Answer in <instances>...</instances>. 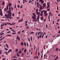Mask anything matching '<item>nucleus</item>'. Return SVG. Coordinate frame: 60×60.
I'll return each instance as SVG.
<instances>
[{
  "label": "nucleus",
  "mask_w": 60,
  "mask_h": 60,
  "mask_svg": "<svg viewBox=\"0 0 60 60\" xmlns=\"http://www.w3.org/2000/svg\"><path fill=\"white\" fill-rule=\"evenodd\" d=\"M21 45H24V44H23V42H22L21 43Z\"/></svg>",
  "instance_id": "17"
},
{
  "label": "nucleus",
  "mask_w": 60,
  "mask_h": 60,
  "mask_svg": "<svg viewBox=\"0 0 60 60\" xmlns=\"http://www.w3.org/2000/svg\"><path fill=\"white\" fill-rule=\"evenodd\" d=\"M49 4H50V3L49 2H47V9L49 7L50 5H49Z\"/></svg>",
  "instance_id": "3"
},
{
  "label": "nucleus",
  "mask_w": 60,
  "mask_h": 60,
  "mask_svg": "<svg viewBox=\"0 0 60 60\" xmlns=\"http://www.w3.org/2000/svg\"><path fill=\"white\" fill-rule=\"evenodd\" d=\"M18 34H20V31H19L18 32Z\"/></svg>",
  "instance_id": "34"
},
{
  "label": "nucleus",
  "mask_w": 60,
  "mask_h": 60,
  "mask_svg": "<svg viewBox=\"0 0 60 60\" xmlns=\"http://www.w3.org/2000/svg\"><path fill=\"white\" fill-rule=\"evenodd\" d=\"M26 49L25 50H24V53H25V52H26Z\"/></svg>",
  "instance_id": "37"
},
{
  "label": "nucleus",
  "mask_w": 60,
  "mask_h": 60,
  "mask_svg": "<svg viewBox=\"0 0 60 60\" xmlns=\"http://www.w3.org/2000/svg\"><path fill=\"white\" fill-rule=\"evenodd\" d=\"M58 58V56H57L56 57L55 59H54V60H56Z\"/></svg>",
  "instance_id": "13"
},
{
  "label": "nucleus",
  "mask_w": 60,
  "mask_h": 60,
  "mask_svg": "<svg viewBox=\"0 0 60 60\" xmlns=\"http://www.w3.org/2000/svg\"><path fill=\"white\" fill-rule=\"evenodd\" d=\"M29 3L30 4V2L32 3V1L31 0H30L29 1Z\"/></svg>",
  "instance_id": "46"
},
{
  "label": "nucleus",
  "mask_w": 60,
  "mask_h": 60,
  "mask_svg": "<svg viewBox=\"0 0 60 60\" xmlns=\"http://www.w3.org/2000/svg\"><path fill=\"white\" fill-rule=\"evenodd\" d=\"M12 24H13L12 25H14L15 24V23H13Z\"/></svg>",
  "instance_id": "50"
},
{
  "label": "nucleus",
  "mask_w": 60,
  "mask_h": 60,
  "mask_svg": "<svg viewBox=\"0 0 60 60\" xmlns=\"http://www.w3.org/2000/svg\"><path fill=\"white\" fill-rule=\"evenodd\" d=\"M6 36H11V34H8Z\"/></svg>",
  "instance_id": "18"
},
{
  "label": "nucleus",
  "mask_w": 60,
  "mask_h": 60,
  "mask_svg": "<svg viewBox=\"0 0 60 60\" xmlns=\"http://www.w3.org/2000/svg\"><path fill=\"white\" fill-rule=\"evenodd\" d=\"M48 37V35H47V36H45L46 38H47V37Z\"/></svg>",
  "instance_id": "63"
},
{
  "label": "nucleus",
  "mask_w": 60,
  "mask_h": 60,
  "mask_svg": "<svg viewBox=\"0 0 60 60\" xmlns=\"http://www.w3.org/2000/svg\"><path fill=\"white\" fill-rule=\"evenodd\" d=\"M37 48L36 49V51L35 52V55H37Z\"/></svg>",
  "instance_id": "8"
},
{
  "label": "nucleus",
  "mask_w": 60,
  "mask_h": 60,
  "mask_svg": "<svg viewBox=\"0 0 60 60\" xmlns=\"http://www.w3.org/2000/svg\"><path fill=\"white\" fill-rule=\"evenodd\" d=\"M40 15H38V17H37V20H38V21L39 20V16Z\"/></svg>",
  "instance_id": "7"
},
{
  "label": "nucleus",
  "mask_w": 60,
  "mask_h": 60,
  "mask_svg": "<svg viewBox=\"0 0 60 60\" xmlns=\"http://www.w3.org/2000/svg\"><path fill=\"white\" fill-rule=\"evenodd\" d=\"M8 15H7L6 14H5V16L6 17H8L10 19H12V17H11V12L10 13H8Z\"/></svg>",
  "instance_id": "1"
},
{
  "label": "nucleus",
  "mask_w": 60,
  "mask_h": 60,
  "mask_svg": "<svg viewBox=\"0 0 60 60\" xmlns=\"http://www.w3.org/2000/svg\"><path fill=\"white\" fill-rule=\"evenodd\" d=\"M46 28H48V26L47 25V24H46Z\"/></svg>",
  "instance_id": "38"
},
{
  "label": "nucleus",
  "mask_w": 60,
  "mask_h": 60,
  "mask_svg": "<svg viewBox=\"0 0 60 60\" xmlns=\"http://www.w3.org/2000/svg\"><path fill=\"white\" fill-rule=\"evenodd\" d=\"M5 54H6V55H8V53H7V52H5Z\"/></svg>",
  "instance_id": "32"
},
{
  "label": "nucleus",
  "mask_w": 60,
  "mask_h": 60,
  "mask_svg": "<svg viewBox=\"0 0 60 60\" xmlns=\"http://www.w3.org/2000/svg\"><path fill=\"white\" fill-rule=\"evenodd\" d=\"M57 10H58V7L57 6Z\"/></svg>",
  "instance_id": "57"
},
{
  "label": "nucleus",
  "mask_w": 60,
  "mask_h": 60,
  "mask_svg": "<svg viewBox=\"0 0 60 60\" xmlns=\"http://www.w3.org/2000/svg\"><path fill=\"white\" fill-rule=\"evenodd\" d=\"M44 10H42L41 11V13H42L43 12H44Z\"/></svg>",
  "instance_id": "25"
},
{
  "label": "nucleus",
  "mask_w": 60,
  "mask_h": 60,
  "mask_svg": "<svg viewBox=\"0 0 60 60\" xmlns=\"http://www.w3.org/2000/svg\"><path fill=\"white\" fill-rule=\"evenodd\" d=\"M43 15V13H42L40 15V16H42Z\"/></svg>",
  "instance_id": "28"
},
{
  "label": "nucleus",
  "mask_w": 60,
  "mask_h": 60,
  "mask_svg": "<svg viewBox=\"0 0 60 60\" xmlns=\"http://www.w3.org/2000/svg\"><path fill=\"white\" fill-rule=\"evenodd\" d=\"M42 36V34H41L40 35V37L41 38V36Z\"/></svg>",
  "instance_id": "54"
},
{
  "label": "nucleus",
  "mask_w": 60,
  "mask_h": 60,
  "mask_svg": "<svg viewBox=\"0 0 60 60\" xmlns=\"http://www.w3.org/2000/svg\"><path fill=\"white\" fill-rule=\"evenodd\" d=\"M4 49L5 50H8V49L7 48H4Z\"/></svg>",
  "instance_id": "27"
},
{
  "label": "nucleus",
  "mask_w": 60,
  "mask_h": 60,
  "mask_svg": "<svg viewBox=\"0 0 60 60\" xmlns=\"http://www.w3.org/2000/svg\"><path fill=\"white\" fill-rule=\"evenodd\" d=\"M11 5H12V4L11 3H9L8 4V6H9V7L11 6Z\"/></svg>",
  "instance_id": "11"
},
{
  "label": "nucleus",
  "mask_w": 60,
  "mask_h": 60,
  "mask_svg": "<svg viewBox=\"0 0 60 60\" xmlns=\"http://www.w3.org/2000/svg\"><path fill=\"white\" fill-rule=\"evenodd\" d=\"M19 38H20L19 37V35H17V39H19Z\"/></svg>",
  "instance_id": "20"
},
{
  "label": "nucleus",
  "mask_w": 60,
  "mask_h": 60,
  "mask_svg": "<svg viewBox=\"0 0 60 60\" xmlns=\"http://www.w3.org/2000/svg\"><path fill=\"white\" fill-rule=\"evenodd\" d=\"M4 2H3V3H2V4L3 5H4Z\"/></svg>",
  "instance_id": "58"
},
{
  "label": "nucleus",
  "mask_w": 60,
  "mask_h": 60,
  "mask_svg": "<svg viewBox=\"0 0 60 60\" xmlns=\"http://www.w3.org/2000/svg\"><path fill=\"white\" fill-rule=\"evenodd\" d=\"M44 49H45V45H44Z\"/></svg>",
  "instance_id": "48"
},
{
  "label": "nucleus",
  "mask_w": 60,
  "mask_h": 60,
  "mask_svg": "<svg viewBox=\"0 0 60 60\" xmlns=\"http://www.w3.org/2000/svg\"><path fill=\"white\" fill-rule=\"evenodd\" d=\"M45 5H46V4H45V3H44L43 4V7L44 8H45Z\"/></svg>",
  "instance_id": "14"
},
{
  "label": "nucleus",
  "mask_w": 60,
  "mask_h": 60,
  "mask_svg": "<svg viewBox=\"0 0 60 60\" xmlns=\"http://www.w3.org/2000/svg\"><path fill=\"white\" fill-rule=\"evenodd\" d=\"M47 11H50V9L48 8L47 10Z\"/></svg>",
  "instance_id": "35"
},
{
  "label": "nucleus",
  "mask_w": 60,
  "mask_h": 60,
  "mask_svg": "<svg viewBox=\"0 0 60 60\" xmlns=\"http://www.w3.org/2000/svg\"><path fill=\"white\" fill-rule=\"evenodd\" d=\"M6 23V24H8V25H10V26H12V25H13V23L11 24V23H9L8 22H7Z\"/></svg>",
  "instance_id": "5"
},
{
  "label": "nucleus",
  "mask_w": 60,
  "mask_h": 60,
  "mask_svg": "<svg viewBox=\"0 0 60 60\" xmlns=\"http://www.w3.org/2000/svg\"><path fill=\"white\" fill-rule=\"evenodd\" d=\"M28 41L29 42L30 41V38H28Z\"/></svg>",
  "instance_id": "42"
},
{
  "label": "nucleus",
  "mask_w": 60,
  "mask_h": 60,
  "mask_svg": "<svg viewBox=\"0 0 60 60\" xmlns=\"http://www.w3.org/2000/svg\"><path fill=\"white\" fill-rule=\"evenodd\" d=\"M59 50V49H58V48H56V51H58Z\"/></svg>",
  "instance_id": "23"
},
{
  "label": "nucleus",
  "mask_w": 60,
  "mask_h": 60,
  "mask_svg": "<svg viewBox=\"0 0 60 60\" xmlns=\"http://www.w3.org/2000/svg\"><path fill=\"white\" fill-rule=\"evenodd\" d=\"M6 42H7V41H4V43H6Z\"/></svg>",
  "instance_id": "49"
},
{
  "label": "nucleus",
  "mask_w": 60,
  "mask_h": 60,
  "mask_svg": "<svg viewBox=\"0 0 60 60\" xmlns=\"http://www.w3.org/2000/svg\"><path fill=\"white\" fill-rule=\"evenodd\" d=\"M22 7H23V5H22V6H20V8H22Z\"/></svg>",
  "instance_id": "47"
},
{
  "label": "nucleus",
  "mask_w": 60,
  "mask_h": 60,
  "mask_svg": "<svg viewBox=\"0 0 60 60\" xmlns=\"http://www.w3.org/2000/svg\"><path fill=\"white\" fill-rule=\"evenodd\" d=\"M43 36H44V34H43L42 36V38L43 37Z\"/></svg>",
  "instance_id": "53"
},
{
  "label": "nucleus",
  "mask_w": 60,
  "mask_h": 60,
  "mask_svg": "<svg viewBox=\"0 0 60 60\" xmlns=\"http://www.w3.org/2000/svg\"><path fill=\"white\" fill-rule=\"evenodd\" d=\"M0 15L1 16H2L3 15V12H2V11H1L0 12Z\"/></svg>",
  "instance_id": "10"
},
{
  "label": "nucleus",
  "mask_w": 60,
  "mask_h": 60,
  "mask_svg": "<svg viewBox=\"0 0 60 60\" xmlns=\"http://www.w3.org/2000/svg\"><path fill=\"white\" fill-rule=\"evenodd\" d=\"M33 15H35V13H33Z\"/></svg>",
  "instance_id": "62"
},
{
  "label": "nucleus",
  "mask_w": 60,
  "mask_h": 60,
  "mask_svg": "<svg viewBox=\"0 0 60 60\" xmlns=\"http://www.w3.org/2000/svg\"><path fill=\"white\" fill-rule=\"evenodd\" d=\"M11 10H10L9 11H7L6 12H8V13H10V12H11Z\"/></svg>",
  "instance_id": "16"
},
{
  "label": "nucleus",
  "mask_w": 60,
  "mask_h": 60,
  "mask_svg": "<svg viewBox=\"0 0 60 60\" xmlns=\"http://www.w3.org/2000/svg\"><path fill=\"white\" fill-rule=\"evenodd\" d=\"M37 6L39 5V3L38 2L37 3Z\"/></svg>",
  "instance_id": "33"
},
{
  "label": "nucleus",
  "mask_w": 60,
  "mask_h": 60,
  "mask_svg": "<svg viewBox=\"0 0 60 60\" xmlns=\"http://www.w3.org/2000/svg\"><path fill=\"white\" fill-rule=\"evenodd\" d=\"M30 39L31 41H32V36L31 37Z\"/></svg>",
  "instance_id": "40"
},
{
  "label": "nucleus",
  "mask_w": 60,
  "mask_h": 60,
  "mask_svg": "<svg viewBox=\"0 0 60 60\" xmlns=\"http://www.w3.org/2000/svg\"><path fill=\"white\" fill-rule=\"evenodd\" d=\"M48 15V14L47 13H46L45 14V17H46Z\"/></svg>",
  "instance_id": "30"
},
{
  "label": "nucleus",
  "mask_w": 60,
  "mask_h": 60,
  "mask_svg": "<svg viewBox=\"0 0 60 60\" xmlns=\"http://www.w3.org/2000/svg\"><path fill=\"white\" fill-rule=\"evenodd\" d=\"M6 45L7 48L8 49H9V46H8V45L7 44H6Z\"/></svg>",
  "instance_id": "19"
},
{
  "label": "nucleus",
  "mask_w": 60,
  "mask_h": 60,
  "mask_svg": "<svg viewBox=\"0 0 60 60\" xmlns=\"http://www.w3.org/2000/svg\"><path fill=\"white\" fill-rule=\"evenodd\" d=\"M36 14H37V15H39V16H40V12H36Z\"/></svg>",
  "instance_id": "6"
},
{
  "label": "nucleus",
  "mask_w": 60,
  "mask_h": 60,
  "mask_svg": "<svg viewBox=\"0 0 60 60\" xmlns=\"http://www.w3.org/2000/svg\"><path fill=\"white\" fill-rule=\"evenodd\" d=\"M18 60L17 59H14V60Z\"/></svg>",
  "instance_id": "64"
},
{
  "label": "nucleus",
  "mask_w": 60,
  "mask_h": 60,
  "mask_svg": "<svg viewBox=\"0 0 60 60\" xmlns=\"http://www.w3.org/2000/svg\"><path fill=\"white\" fill-rule=\"evenodd\" d=\"M8 10V5H7V7L6 8H5L4 9V10L5 11H7Z\"/></svg>",
  "instance_id": "4"
},
{
  "label": "nucleus",
  "mask_w": 60,
  "mask_h": 60,
  "mask_svg": "<svg viewBox=\"0 0 60 60\" xmlns=\"http://www.w3.org/2000/svg\"><path fill=\"white\" fill-rule=\"evenodd\" d=\"M26 45L27 46H28V44L27 43H26Z\"/></svg>",
  "instance_id": "45"
},
{
  "label": "nucleus",
  "mask_w": 60,
  "mask_h": 60,
  "mask_svg": "<svg viewBox=\"0 0 60 60\" xmlns=\"http://www.w3.org/2000/svg\"><path fill=\"white\" fill-rule=\"evenodd\" d=\"M24 45L25 46H26V42H24Z\"/></svg>",
  "instance_id": "56"
},
{
  "label": "nucleus",
  "mask_w": 60,
  "mask_h": 60,
  "mask_svg": "<svg viewBox=\"0 0 60 60\" xmlns=\"http://www.w3.org/2000/svg\"><path fill=\"white\" fill-rule=\"evenodd\" d=\"M55 3L56 4H57V5H58V4H57V3H56V2H55Z\"/></svg>",
  "instance_id": "61"
},
{
  "label": "nucleus",
  "mask_w": 60,
  "mask_h": 60,
  "mask_svg": "<svg viewBox=\"0 0 60 60\" xmlns=\"http://www.w3.org/2000/svg\"><path fill=\"white\" fill-rule=\"evenodd\" d=\"M9 50L10 52H12V50L11 49H10Z\"/></svg>",
  "instance_id": "41"
},
{
  "label": "nucleus",
  "mask_w": 60,
  "mask_h": 60,
  "mask_svg": "<svg viewBox=\"0 0 60 60\" xmlns=\"http://www.w3.org/2000/svg\"><path fill=\"white\" fill-rule=\"evenodd\" d=\"M23 18H22V20H21L20 21H21V22H22V21H23Z\"/></svg>",
  "instance_id": "43"
},
{
  "label": "nucleus",
  "mask_w": 60,
  "mask_h": 60,
  "mask_svg": "<svg viewBox=\"0 0 60 60\" xmlns=\"http://www.w3.org/2000/svg\"><path fill=\"white\" fill-rule=\"evenodd\" d=\"M40 10H42V9H43V7L42 6H41L40 7Z\"/></svg>",
  "instance_id": "12"
},
{
  "label": "nucleus",
  "mask_w": 60,
  "mask_h": 60,
  "mask_svg": "<svg viewBox=\"0 0 60 60\" xmlns=\"http://www.w3.org/2000/svg\"><path fill=\"white\" fill-rule=\"evenodd\" d=\"M34 15V16H32V19H33V21H34V22H35V21H37V20H36V19L35 18H36V15Z\"/></svg>",
  "instance_id": "2"
},
{
  "label": "nucleus",
  "mask_w": 60,
  "mask_h": 60,
  "mask_svg": "<svg viewBox=\"0 0 60 60\" xmlns=\"http://www.w3.org/2000/svg\"><path fill=\"white\" fill-rule=\"evenodd\" d=\"M18 50H19V49H17L15 50V52H17L18 51Z\"/></svg>",
  "instance_id": "26"
},
{
  "label": "nucleus",
  "mask_w": 60,
  "mask_h": 60,
  "mask_svg": "<svg viewBox=\"0 0 60 60\" xmlns=\"http://www.w3.org/2000/svg\"><path fill=\"white\" fill-rule=\"evenodd\" d=\"M39 2H41V4H43L44 1L43 0H40L39 1Z\"/></svg>",
  "instance_id": "9"
},
{
  "label": "nucleus",
  "mask_w": 60,
  "mask_h": 60,
  "mask_svg": "<svg viewBox=\"0 0 60 60\" xmlns=\"http://www.w3.org/2000/svg\"><path fill=\"white\" fill-rule=\"evenodd\" d=\"M17 56H19V54L18 53H17Z\"/></svg>",
  "instance_id": "36"
},
{
  "label": "nucleus",
  "mask_w": 60,
  "mask_h": 60,
  "mask_svg": "<svg viewBox=\"0 0 60 60\" xmlns=\"http://www.w3.org/2000/svg\"><path fill=\"white\" fill-rule=\"evenodd\" d=\"M6 59L5 58H4L3 59V60H5Z\"/></svg>",
  "instance_id": "52"
},
{
  "label": "nucleus",
  "mask_w": 60,
  "mask_h": 60,
  "mask_svg": "<svg viewBox=\"0 0 60 60\" xmlns=\"http://www.w3.org/2000/svg\"><path fill=\"white\" fill-rule=\"evenodd\" d=\"M34 34V32H32L30 33V34Z\"/></svg>",
  "instance_id": "21"
},
{
  "label": "nucleus",
  "mask_w": 60,
  "mask_h": 60,
  "mask_svg": "<svg viewBox=\"0 0 60 60\" xmlns=\"http://www.w3.org/2000/svg\"><path fill=\"white\" fill-rule=\"evenodd\" d=\"M47 11H45V10H44V14H45L46 13H47Z\"/></svg>",
  "instance_id": "15"
},
{
  "label": "nucleus",
  "mask_w": 60,
  "mask_h": 60,
  "mask_svg": "<svg viewBox=\"0 0 60 60\" xmlns=\"http://www.w3.org/2000/svg\"><path fill=\"white\" fill-rule=\"evenodd\" d=\"M11 33V31H8V32L7 33L8 34V33Z\"/></svg>",
  "instance_id": "60"
},
{
  "label": "nucleus",
  "mask_w": 60,
  "mask_h": 60,
  "mask_svg": "<svg viewBox=\"0 0 60 60\" xmlns=\"http://www.w3.org/2000/svg\"><path fill=\"white\" fill-rule=\"evenodd\" d=\"M27 23V21H26L25 22V24H26Z\"/></svg>",
  "instance_id": "59"
},
{
  "label": "nucleus",
  "mask_w": 60,
  "mask_h": 60,
  "mask_svg": "<svg viewBox=\"0 0 60 60\" xmlns=\"http://www.w3.org/2000/svg\"><path fill=\"white\" fill-rule=\"evenodd\" d=\"M11 7H9V10H11Z\"/></svg>",
  "instance_id": "44"
},
{
  "label": "nucleus",
  "mask_w": 60,
  "mask_h": 60,
  "mask_svg": "<svg viewBox=\"0 0 60 60\" xmlns=\"http://www.w3.org/2000/svg\"><path fill=\"white\" fill-rule=\"evenodd\" d=\"M17 7H18V8H19V5H18Z\"/></svg>",
  "instance_id": "51"
},
{
  "label": "nucleus",
  "mask_w": 60,
  "mask_h": 60,
  "mask_svg": "<svg viewBox=\"0 0 60 60\" xmlns=\"http://www.w3.org/2000/svg\"><path fill=\"white\" fill-rule=\"evenodd\" d=\"M14 13H13L12 14V15L13 16H14Z\"/></svg>",
  "instance_id": "55"
},
{
  "label": "nucleus",
  "mask_w": 60,
  "mask_h": 60,
  "mask_svg": "<svg viewBox=\"0 0 60 60\" xmlns=\"http://www.w3.org/2000/svg\"><path fill=\"white\" fill-rule=\"evenodd\" d=\"M24 55H25V54L22 53L21 55V56H24Z\"/></svg>",
  "instance_id": "31"
},
{
  "label": "nucleus",
  "mask_w": 60,
  "mask_h": 60,
  "mask_svg": "<svg viewBox=\"0 0 60 60\" xmlns=\"http://www.w3.org/2000/svg\"><path fill=\"white\" fill-rule=\"evenodd\" d=\"M43 19V17H42L41 18V20H42Z\"/></svg>",
  "instance_id": "29"
},
{
  "label": "nucleus",
  "mask_w": 60,
  "mask_h": 60,
  "mask_svg": "<svg viewBox=\"0 0 60 60\" xmlns=\"http://www.w3.org/2000/svg\"><path fill=\"white\" fill-rule=\"evenodd\" d=\"M21 52H22V51H19V54H21L22 53Z\"/></svg>",
  "instance_id": "22"
},
{
  "label": "nucleus",
  "mask_w": 60,
  "mask_h": 60,
  "mask_svg": "<svg viewBox=\"0 0 60 60\" xmlns=\"http://www.w3.org/2000/svg\"><path fill=\"white\" fill-rule=\"evenodd\" d=\"M16 34V32L13 33H12V35H14V34Z\"/></svg>",
  "instance_id": "24"
},
{
  "label": "nucleus",
  "mask_w": 60,
  "mask_h": 60,
  "mask_svg": "<svg viewBox=\"0 0 60 60\" xmlns=\"http://www.w3.org/2000/svg\"><path fill=\"white\" fill-rule=\"evenodd\" d=\"M29 28V27L28 26H27L26 28V29H28Z\"/></svg>",
  "instance_id": "39"
}]
</instances>
